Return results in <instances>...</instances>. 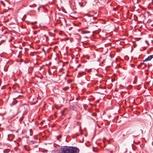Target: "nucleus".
<instances>
[{
    "label": "nucleus",
    "mask_w": 153,
    "mask_h": 153,
    "mask_svg": "<svg viewBox=\"0 0 153 153\" xmlns=\"http://www.w3.org/2000/svg\"><path fill=\"white\" fill-rule=\"evenodd\" d=\"M24 147H25V149H26V150H27V151H28V152H29V151H30V149H27L26 148V147H25V146H24Z\"/></svg>",
    "instance_id": "obj_3"
},
{
    "label": "nucleus",
    "mask_w": 153,
    "mask_h": 153,
    "mask_svg": "<svg viewBox=\"0 0 153 153\" xmlns=\"http://www.w3.org/2000/svg\"><path fill=\"white\" fill-rule=\"evenodd\" d=\"M79 152V149L75 147L65 146L62 148V153H78Z\"/></svg>",
    "instance_id": "obj_1"
},
{
    "label": "nucleus",
    "mask_w": 153,
    "mask_h": 153,
    "mask_svg": "<svg viewBox=\"0 0 153 153\" xmlns=\"http://www.w3.org/2000/svg\"><path fill=\"white\" fill-rule=\"evenodd\" d=\"M31 23L32 24H34V23H33V22H31Z\"/></svg>",
    "instance_id": "obj_29"
},
{
    "label": "nucleus",
    "mask_w": 153,
    "mask_h": 153,
    "mask_svg": "<svg viewBox=\"0 0 153 153\" xmlns=\"http://www.w3.org/2000/svg\"><path fill=\"white\" fill-rule=\"evenodd\" d=\"M31 141V142H32L33 143V141Z\"/></svg>",
    "instance_id": "obj_31"
},
{
    "label": "nucleus",
    "mask_w": 153,
    "mask_h": 153,
    "mask_svg": "<svg viewBox=\"0 0 153 153\" xmlns=\"http://www.w3.org/2000/svg\"><path fill=\"white\" fill-rule=\"evenodd\" d=\"M41 6H40V7H39L38 8V9H37V10H38V11H39V12H40V8L41 7Z\"/></svg>",
    "instance_id": "obj_5"
},
{
    "label": "nucleus",
    "mask_w": 153,
    "mask_h": 153,
    "mask_svg": "<svg viewBox=\"0 0 153 153\" xmlns=\"http://www.w3.org/2000/svg\"><path fill=\"white\" fill-rule=\"evenodd\" d=\"M97 21H96V22H94V23L97 24Z\"/></svg>",
    "instance_id": "obj_21"
},
{
    "label": "nucleus",
    "mask_w": 153,
    "mask_h": 153,
    "mask_svg": "<svg viewBox=\"0 0 153 153\" xmlns=\"http://www.w3.org/2000/svg\"><path fill=\"white\" fill-rule=\"evenodd\" d=\"M64 21H65V22H66V20H65V19H64Z\"/></svg>",
    "instance_id": "obj_32"
},
{
    "label": "nucleus",
    "mask_w": 153,
    "mask_h": 153,
    "mask_svg": "<svg viewBox=\"0 0 153 153\" xmlns=\"http://www.w3.org/2000/svg\"><path fill=\"white\" fill-rule=\"evenodd\" d=\"M3 152L4 153H8V152H6L4 150L3 151Z\"/></svg>",
    "instance_id": "obj_17"
},
{
    "label": "nucleus",
    "mask_w": 153,
    "mask_h": 153,
    "mask_svg": "<svg viewBox=\"0 0 153 153\" xmlns=\"http://www.w3.org/2000/svg\"><path fill=\"white\" fill-rule=\"evenodd\" d=\"M37 32V31H34V32H33V34H34V35H35L36 34Z\"/></svg>",
    "instance_id": "obj_10"
},
{
    "label": "nucleus",
    "mask_w": 153,
    "mask_h": 153,
    "mask_svg": "<svg viewBox=\"0 0 153 153\" xmlns=\"http://www.w3.org/2000/svg\"><path fill=\"white\" fill-rule=\"evenodd\" d=\"M93 20H92L91 18V23H94V22Z\"/></svg>",
    "instance_id": "obj_6"
},
{
    "label": "nucleus",
    "mask_w": 153,
    "mask_h": 153,
    "mask_svg": "<svg viewBox=\"0 0 153 153\" xmlns=\"http://www.w3.org/2000/svg\"><path fill=\"white\" fill-rule=\"evenodd\" d=\"M33 7H36V5L34 4L33 5Z\"/></svg>",
    "instance_id": "obj_11"
},
{
    "label": "nucleus",
    "mask_w": 153,
    "mask_h": 153,
    "mask_svg": "<svg viewBox=\"0 0 153 153\" xmlns=\"http://www.w3.org/2000/svg\"><path fill=\"white\" fill-rule=\"evenodd\" d=\"M152 58H153V55H151L148 56L144 60V62H147L150 61Z\"/></svg>",
    "instance_id": "obj_2"
},
{
    "label": "nucleus",
    "mask_w": 153,
    "mask_h": 153,
    "mask_svg": "<svg viewBox=\"0 0 153 153\" xmlns=\"http://www.w3.org/2000/svg\"><path fill=\"white\" fill-rule=\"evenodd\" d=\"M45 120H43V121H42L41 122V123H40V124H41V125H42L43 124V122H45Z\"/></svg>",
    "instance_id": "obj_8"
},
{
    "label": "nucleus",
    "mask_w": 153,
    "mask_h": 153,
    "mask_svg": "<svg viewBox=\"0 0 153 153\" xmlns=\"http://www.w3.org/2000/svg\"><path fill=\"white\" fill-rule=\"evenodd\" d=\"M145 89H146V88H145Z\"/></svg>",
    "instance_id": "obj_38"
},
{
    "label": "nucleus",
    "mask_w": 153,
    "mask_h": 153,
    "mask_svg": "<svg viewBox=\"0 0 153 153\" xmlns=\"http://www.w3.org/2000/svg\"><path fill=\"white\" fill-rule=\"evenodd\" d=\"M133 83L134 84V82H133Z\"/></svg>",
    "instance_id": "obj_37"
},
{
    "label": "nucleus",
    "mask_w": 153,
    "mask_h": 153,
    "mask_svg": "<svg viewBox=\"0 0 153 153\" xmlns=\"http://www.w3.org/2000/svg\"><path fill=\"white\" fill-rule=\"evenodd\" d=\"M81 65L80 64H79V65H78L77 66V68L79 67L80 65Z\"/></svg>",
    "instance_id": "obj_20"
},
{
    "label": "nucleus",
    "mask_w": 153,
    "mask_h": 153,
    "mask_svg": "<svg viewBox=\"0 0 153 153\" xmlns=\"http://www.w3.org/2000/svg\"><path fill=\"white\" fill-rule=\"evenodd\" d=\"M64 79H66V78H65H65H64Z\"/></svg>",
    "instance_id": "obj_35"
},
{
    "label": "nucleus",
    "mask_w": 153,
    "mask_h": 153,
    "mask_svg": "<svg viewBox=\"0 0 153 153\" xmlns=\"http://www.w3.org/2000/svg\"><path fill=\"white\" fill-rule=\"evenodd\" d=\"M36 143H38V142L37 141H33V144H35Z\"/></svg>",
    "instance_id": "obj_9"
},
{
    "label": "nucleus",
    "mask_w": 153,
    "mask_h": 153,
    "mask_svg": "<svg viewBox=\"0 0 153 153\" xmlns=\"http://www.w3.org/2000/svg\"><path fill=\"white\" fill-rule=\"evenodd\" d=\"M126 150L125 152H124L125 153H126L127 152V149L126 148Z\"/></svg>",
    "instance_id": "obj_19"
},
{
    "label": "nucleus",
    "mask_w": 153,
    "mask_h": 153,
    "mask_svg": "<svg viewBox=\"0 0 153 153\" xmlns=\"http://www.w3.org/2000/svg\"><path fill=\"white\" fill-rule=\"evenodd\" d=\"M37 22L36 21V22H35V23H36Z\"/></svg>",
    "instance_id": "obj_30"
},
{
    "label": "nucleus",
    "mask_w": 153,
    "mask_h": 153,
    "mask_svg": "<svg viewBox=\"0 0 153 153\" xmlns=\"http://www.w3.org/2000/svg\"><path fill=\"white\" fill-rule=\"evenodd\" d=\"M35 146H36V147H38V146H37V145H36Z\"/></svg>",
    "instance_id": "obj_28"
},
{
    "label": "nucleus",
    "mask_w": 153,
    "mask_h": 153,
    "mask_svg": "<svg viewBox=\"0 0 153 153\" xmlns=\"http://www.w3.org/2000/svg\"><path fill=\"white\" fill-rule=\"evenodd\" d=\"M143 15V14H142V13L140 14L139 15V16H140H140H141V15Z\"/></svg>",
    "instance_id": "obj_23"
},
{
    "label": "nucleus",
    "mask_w": 153,
    "mask_h": 153,
    "mask_svg": "<svg viewBox=\"0 0 153 153\" xmlns=\"http://www.w3.org/2000/svg\"><path fill=\"white\" fill-rule=\"evenodd\" d=\"M63 89L65 90H66V89L65 88H63Z\"/></svg>",
    "instance_id": "obj_27"
},
{
    "label": "nucleus",
    "mask_w": 153,
    "mask_h": 153,
    "mask_svg": "<svg viewBox=\"0 0 153 153\" xmlns=\"http://www.w3.org/2000/svg\"><path fill=\"white\" fill-rule=\"evenodd\" d=\"M62 115H63V113H62Z\"/></svg>",
    "instance_id": "obj_33"
},
{
    "label": "nucleus",
    "mask_w": 153,
    "mask_h": 153,
    "mask_svg": "<svg viewBox=\"0 0 153 153\" xmlns=\"http://www.w3.org/2000/svg\"><path fill=\"white\" fill-rule=\"evenodd\" d=\"M23 117H20V118L19 120L22 121V120H23Z\"/></svg>",
    "instance_id": "obj_4"
},
{
    "label": "nucleus",
    "mask_w": 153,
    "mask_h": 153,
    "mask_svg": "<svg viewBox=\"0 0 153 153\" xmlns=\"http://www.w3.org/2000/svg\"><path fill=\"white\" fill-rule=\"evenodd\" d=\"M90 32L89 31H86L85 33H90Z\"/></svg>",
    "instance_id": "obj_12"
},
{
    "label": "nucleus",
    "mask_w": 153,
    "mask_h": 153,
    "mask_svg": "<svg viewBox=\"0 0 153 153\" xmlns=\"http://www.w3.org/2000/svg\"><path fill=\"white\" fill-rule=\"evenodd\" d=\"M29 7H33V5H30Z\"/></svg>",
    "instance_id": "obj_18"
},
{
    "label": "nucleus",
    "mask_w": 153,
    "mask_h": 153,
    "mask_svg": "<svg viewBox=\"0 0 153 153\" xmlns=\"http://www.w3.org/2000/svg\"><path fill=\"white\" fill-rule=\"evenodd\" d=\"M49 64H51V62H50V63H49Z\"/></svg>",
    "instance_id": "obj_34"
},
{
    "label": "nucleus",
    "mask_w": 153,
    "mask_h": 153,
    "mask_svg": "<svg viewBox=\"0 0 153 153\" xmlns=\"http://www.w3.org/2000/svg\"><path fill=\"white\" fill-rule=\"evenodd\" d=\"M141 64H142V63H140V64L139 65H138L137 66V68H139V67H140V65H141Z\"/></svg>",
    "instance_id": "obj_13"
},
{
    "label": "nucleus",
    "mask_w": 153,
    "mask_h": 153,
    "mask_svg": "<svg viewBox=\"0 0 153 153\" xmlns=\"http://www.w3.org/2000/svg\"><path fill=\"white\" fill-rule=\"evenodd\" d=\"M77 70V68H76L75 70V71H76Z\"/></svg>",
    "instance_id": "obj_26"
},
{
    "label": "nucleus",
    "mask_w": 153,
    "mask_h": 153,
    "mask_svg": "<svg viewBox=\"0 0 153 153\" xmlns=\"http://www.w3.org/2000/svg\"><path fill=\"white\" fill-rule=\"evenodd\" d=\"M21 96V95H19L17 97H16V98H15V99H16V98H17V97H19V96Z\"/></svg>",
    "instance_id": "obj_24"
},
{
    "label": "nucleus",
    "mask_w": 153,
    "mask_h": 153,
    "mask_svg": "<svg viewBox=\"0 0 153 153\" xmlns=\"http://www.w3.org/2000/svg\"><path fill=\"white\" fill-rule=\"evenodd\" d=\"M61 137L60 136H57V138H58V139L59 138H60Z\"/></svg>",
    "instance_id": "obj_16"
},
{
    "label": "nucleus",
    "mask_w": 153,
    "mask_h": 153,
    "mask_svg": "<svg viewBox=\"0 0 153 153\" xmlns=\"http://www.w3.org/2000/svg\"><path fill=\"white\" fill-rule=\"evenodd\" d=\"M95 26H97V25H95Z\"/></svg>",
    "instance_id": "obj_36"
},
{
    "label": "nucleus",
    "mask_w": 153,
    "mask_h": 153,
    "mask_svg": "<svg viewBox=\"0 0 153 153\" xmlns=\"http://www.w3.org/2000/svg\"><path fill=\"white\" fill-rule=\"evenodd\" d=\"M145 42L148 45V41H147V40H146L145 41Z\"/></svg>",
    "instance_id": "obj_14"
},
{
    "label": "nucleus",
    "mask_w": 153,
    "mask_h": 153,
    "mask_svg": "<svg viewBox=\"0 0 153 153\" xmlns=\"http://www.w3.org/2000/svg\"><path fill=\"white\" fill-rule=\"evenodd\" d=\"M114 81H115V79H111V81L112 82H114Z\"/></svg>",
    "instance_id": "obj_15"
},
{
    "label": "nucleus",
    "mask_w": 153,
    "mask_h": 153,
    "mask_svg": "<svg viewBox=\"0 0 153 153\" xmlns=\"http://www.w3.org/2000/svg\"><path fill=\"white\" fill-rule=\"evenodd\" d=\"M79 74L80 75L82 74L81 73H80V72H79Z\"/></svg>",
    "instance_id": "obj_25"
},
{
    "label": "nucleus",
    "mask_w": 153,
    "mask_h": 153,
    "mask_svg": "<svg viewBox=\"0 0 153 153\" xmlns=\"http://www.w3.org/2000/svg\"><path fill=\"white\" fill-rule=\"evenodd\" d=\"M92 20H94L96 19V17H92Z\"/></svg>",
    "instance_id": "obj_7"
},
{
    "label": "nucleus",
    "mask_w": 153,
    "mask_h": 153,
    "mask_svg": "<svg viewBox=\"0 0 153 153\" xmlns=\"http://www.w3.org/2000/svg\"><path fill=\"white\" fill-rule=\"evenodd\" d=\"M140 131H141V133H142V134H143V131L142 130V129L140 130Z\"/></svg>",
    "instance_id": "obj_22"
}]
</instances>
